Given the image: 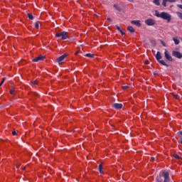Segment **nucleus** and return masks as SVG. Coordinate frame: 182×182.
<instances>
[{
    "instance_id": "obj_12",
    "label": "nucleus",
    "mask_w": 182,
    "mask_h": 182,
    "mask_svg": "<svg viewBox=\"0 0 182 182\" xmlns=\"http://www.w3.org/2000/svg\"><path fill=\"white\" fill-rule=\"evenodd\" d=\"M156 60H158V62L160 60V59H161V53H160V51H158L156 53Z\"/></svg>"
},
{
    "instance_id": "obj_20",
    "label": "nucleus",
    "mask_w": 182,
    "mask_h": 182,
    "mask_svg": "<svg viewBox=\"0 0 182 182\" xmlns=\"http://www.w3.org/2000/svg\"><path fill=\"white\" fill-rule=\"evenodd\" d=\"M114 8L117 9V11H121L122 9H120V6H117V4L114 5Z\"/></svg>"
},
{
    "instance_id": "obj_18",
    "label": "nucleus",
    "mask_w": 182,
    "mask_h": 182,
    "mask_svg": "<svg viewBox=\"0 0 182 182\" xmlns=\"http://www.w3.org/2000/svg\"><path fill=\"white\" fill-rule=\"evenodd\" d=\"M176 15L178 16V18H180L182 21V13L181 12H176Z\"/></svg>"
},
{
    "instance_id": "obj_1",
    "label": "nucleus",
    "mask_w": 182,
    "mask_h": 182,
    "mask_svg": "<svg viewBox=\"0 0 182 182\" xmlns=\"http://www.w3.org/2000/svg\"><path fill=\"white\" fill-rule=\"evenodd\" d=\"M170 176L169 173L167 171H164L162 174L159 175V176L156 178V182H169Z\"/></svg>"
},
{
    "instance_id": "obj_7",
    "label": "nucleus",
    "mask_w": 182,
    "mask_h": 182,
    "mask_svg": "<svg viewBox=\"0 0 182 182\" xmlns=\"http://www.w3.org/2000/svg\"><path fill=\"white\" fill-rule=\"evenodd\" d=\"M132 25H135V26H137L138 28H140L141 26V21L140 20H133L131 21Z\"/></svg>"
},
{
    "instance_id": "obj_30",
    "label": "nucleus",
    "mask_w": 182,
    "mask_h": 182,
    "mask_svg": "<svg viewBox=\"0 0 182 182\" xmlns=\"http://www.w3.org/2000/svg\"><path fill=\"white\" fill-rule=\"evenodd\" d=\"M116 28L117 31H119V32L122 31V29H120V27H119L118 26H116Z\"/></svg>"
},
{
    "instance_id": "obj_3",
    "label": "nucleus",
    "mask_w": 182,
    "mask_h": 182,
    "mask_svg": "<svg viewBox=\"0 0 182 182\" xmlns=\"http://www.w3.org/2000/svg\"><path fill=\"white\" fill-rule=\"evenodd\" d=\"M55 36H56V38H61V39H63V41H65V39H68V38H69V33H68L66 31L56 33Z\"/></svg>"
},
{
    "instance_id": "obj_33",
    "label": "nucleus",
    "mask_w": 182,
    "mask_h": 182,
    "mask_svg": "<svg viewBox=\"0 0 182 182\" xmlns=\"http://www.w3.org/2000/svg\"><path fill=\"white\" fill-rule=\"evenodd\" d=\"M119 32L121 33L122 35H124V32H123V31L121 30Z\"/></svg>"
},
{
    "instance_id": "obj_38",
    "label": "nucleus",
    "mask_w": 182,
    "mask_h": 182,
    "mask_svg": "<svg viewBox=\"0 0 182 182\" xmlns=\"http://www.w3.org/2000/svg\"><path fill=\"white\" fill-rule=\"evenodd\" d=\"M26 168V166H24L23 168V170H25Z\"/></svg>"
},
{
    "instance_id": "obj_26",
    "label": "nucleus",
    "mask_w": 182,
    "mask_h": 182,
    "mask_svg": "<svg viewBox=\"0 0 182 182\" xmlns=\"http://www.w3.org/2000/svg\"><path fill=\"white\" fill-rule=\"evenodd\" d=\"M123 90L129 89V85H124L122 87Z\"/></svg>"
},
{
    "instance_id": "obj_2",
    "label": "nucleus",
    "mask_w": 182,
    "mask_h": 182,
    "mask_svg": "<svg viewBox=\"0 0 182 182\" xmlns=\"http://www.w3.org/2000/svg\"><path fill=\"white\" fill-rule=\"evenodd\" d=\"M156 16H157V18H161V19H164V21H167V22H170V21H171V16L170 15V14L167 13V12H159V11H156Z\"/></svg>"
},
{
    "instance_id": "obj_28",
    "label": "nucleus",
    "mask_w": 182,
    "mask_h": 182,
    "mask_svg": "<svg viewBox=\"0 0 182 182\" xmlns=\"http://www.w3.org/2000/svg\"><path fill=\"white\" fill-rule=\"evenodd\" d=\"M12 134L13 136H16V131H13Z\"/></svg>"
},
{
    "instance_id": "obj_31",
    "label": "nucleus",
    "mask_w": 182,
    "mask_h": 182,
    "mask_svg": "<svg viewBox=\"0 0 182 182\" xmlns=\"http://www.w3.org/2000/svg\"><path fill=\"white\" fill-rule=\"evenodd\" d=\"M168 2H176V0H167Z\"/></svg>"
},
{
    "instance_id": "obj_13",
    "label": "nucleus",
    "mask_w": 182,
    "mask_h": 182,
    "mask_svg": "<svg viewBox=\"0 0 182 182\" xmlns=\"http://www.w3.org/2000/svg\"><path fill=\"white\" fill-rule=\"evenodd\" d=\"M99 171L100 174H103V164L102 163L99 165Z\"/></svg>"
},
{
    "instance_id": "obj_22",
    "label": "nucleus",
    "mask_w": 182,
    "mask_h": 182,
    "mask_svg": "<svg viewBox=\"0 0 182 182\" xmlns=\"http://www.w3.org/2000/svg\"><path fill=\"white\" fill-rule=\"evenodd\" d=\"M166 4H167V0H163L162 5L164 6H167Z\"/></svg>"
},
{
    "instance_id": "obj_29",
    "label": "nucleus",
    "mask_w": 182,
    "mask_h": 182,
    "mask_svg": "<svg viewBox=\"0 0 182 182\" xmlns=\"http://www.w3.org/2000/svg\"><path fill=\"white\" fill-rule=\"evenodd\" d=\"M177 6H178V8H179L180 9H182V5H181V4H178Z\"/></svg>"
},
{
    "instance_id": "obj_41",
    "label": "nucleus",
    "mask_w": 182,
    "mask_h": 182,
    "mask_svg": "<svg viewBox=\"0 0 182 182\" xmlns=\"http://www.w3.org/2000/svg\"><path fill=\"white\" fill-rule=\"evenodd\" d=\"M152 160H154V158H152Z\"/></svg>"
},
{
    "instance_id": "obj_5",
    "label": "nucleus",
    "mask_w": 182,
    "mask_h": 182,
    "mask_svg": "<svg viewBox=\"0 0 182 182\" xmlns=\"http://www.w3.org/2000/svg\"><path fill=\"white\" fill-rule=\"evenodd\" d=\"M165 58L169 62H173V57L170 55V53L167 50L164 51Z\"/></svg>"
},
{
    "instance_id": "obj_16",
    "label": "nucleus",
    "mask_w": 182,
    "mask_h": 182,
    "mask_svg": "<svg viewBox=\"0 0 182 182\" xmlns=\"http://www.w3.org/2000/svg\"><path fill=\"white\" fill-rule=\"evenodd\" d=\"M153 3L156 5L157 6H159L160 5V0H154Z\"/></svg>"
},
{
    "instance_id": "obj_35",
    "label": "nucleus",
    "mask_w": 182,
    "mask_h": 182,
    "mask_svg": "<svg viewBox=\"0 0 182 182\" xmlns=\"http://www.w3.org/2000/svg\"><path fill=\"white\" fill-rule=\"evenodd\" d=\"M79 55V51H77V52L75 53V55Z\"/></svg>"
},
{
    "instance_id": "obj_34",
    "label": "nucleus",
    "mask_w": 182,
    "mask_h": 182,
    "mask_svg": "<svg viewBox=\"0 0 182 182\" xmlns=\"http://www.w3.org/2000/svg\"><path fill=\"white\" fill-rule=\"evenodd\" d=\"M129 2H134V0H127Z\"/></svg>"
},
{
    "instance_id": "obj_10",
    "label": "nucleus",
    "mask_w": 182,
    "mask_h": 182,
    "mask_svg": "<svg viewBox=\"0 0 182 182\" xmlns=\"http://www.w3.org/2000/svg\"><path fill=\"white\" fill-rule=\"evenodd\" d=\"M66 56H68V54H64L60 56L58 58H57V62L58 63H60V62H63V60L65 59V58H66Z\"/></svg>"
},
{
    "instance_id": "obj_15",
    "label": "nucleus",
    "mask_w": 182,
    "mask_h": 182,
    "mask_svg": "<svg viewBox=\"0 0 182 182\" xmlns=\"http://www.w3.org/2000/svg\"><path fill=\"white\" fill-rule=\"evenodd\" d=\"M159 63L161 65H163L164 66H167V67H168V65H167V64L164 62V60H159Z\"/></svg>"
},
{
    "instance_id": "obj_11",
    "label": "nucleus",
    "mask_w": 182,
    "mask_h": 182,
    "mask_svg": "<svg viewBox=\"0 0 182 182\" xmlns=\"http://www.w3.org/2000/svg\"><path fill=\"white\" fill-rule=\"evenodd\" d=\"M127 31H129V32H131L132 33H134V32L136 31L134 30V28H133V26H132L127 27Z\"/></svg>"
},
{
    "instance_id": "obj_39",
    "label": "nucleus",
    "mask_w": 182,
    "mask_h": 182,
    "mask_svg": "<svg viewBox=\"0 0 182 182\" xmlns=\"http://www.w3.org/2000/svg\"><path fill=\"white\" fill-rule=\"evenodd\" d=\"M181 144H182V139H181Z\"/></svg>"
},
{
    "instance_id": "obj_27",
    "label": "nucleus",
    "mask_w": 182,
    "mask_h": 182,
    "mask_svg": "<svg viewBox=\"0 0 182 182\" xmlns=\"http://www.w3.org/2000/svg\"><path fill=\"white\" fill-rule=\"evenodd\" d=\"M173 157H175V159H180V156L178 154H174Z\"/></svg>"
},
{
    "instance_id": "obj_8",
    "label": "nucleus",
    "mask_w": 182,
    "mask_h": 182,
    "mask_svg": "<svg viewBox=\"0 0 182 182\" xmlns=\"http://www.w3.org/2000/svg\"><path fill=\"white\" fill-rule=\"evenodd\" d=\"M112 107H114V109L119 110V109H122V107H123V104L114 103L113 104Z\"/></svg>"
},
{
    "instance_id": "obj_36",
    "label": "nucleus",
    "mask_w": 182,
    "mask_h": 182,
    "mask_svg": "<svg viewBox=\"0 0 182 182\" xmlns=\"http://www.w3.org/2000/svg\"><path fill=\"white\" fill-rule=\"evenodd\" d=\"M179 134H181V136H182V131L179 132Z\"/></svg>"
},
{
    "instance_id": "obj_23",
    "label": "nucleus",
    "mask_w": 182,
    "mask_h": 182,
    "mask_svg": "<svg viewBox=\"0 0 182 182\" xmlns=\"http://www.w3.org/2000/svg\"><path fill=\"white\" fill-rule=\"evenodd\" d=\"M35 28H36V29H38V28H39V21H37V22L36 23Z\"/></svg>"
},
{
    "instance_id": "obj_6",
    "label": "nucleus",
    "mask_w": 182,
    "mask_h": 182,
    "mask_svg": "<svg viewBox=\"0 0 182 182\" xmlns=\"http://www.w3.org/2000/svg\"><path fill=\"white\" fill-rule=\"evenodd\" d=\"M172 55L174 56L175 58H177L178 59L182 58V54L178 51L173 50Z\"/></svg>"
},
{
    "instance_id": "obj_32",
    "label": "nucleus",
    "mask_w": 182,
    "mask_h": 182,
    "mask_svg": "<svg viewBox=\"0 0 182 182\" xmlns=\"http://www.w3.org/2000/svg\"><path fill=\"white\" fill-rule=\"evenodd\" d=\"M173 97H174L175 99H178V98H179L178 95H173Z\"/></svg>"
},
{
    "instance_id": "obj_21",
    "label": "nucleus",
    "mask_w": 182,
    "mask_h": 182,
    "mask_svg": "<svg viewBox=\"0 0 182 182\" xmlns=\"http://www.w3.org/2000/svg\"><path fill=\"white\" fill-rule=\"evenodd\" d=\"M10 95H15V88L10 90Z\"/></svg>"
},
{
    "instance_id": "obj_17",
    "label": "nucleus",
    "mask_w": 182,
    "mask_h": 182,
    "mask_svg": "<svg viewBox=\"0 0 182 182\" xmlns=\"http://www.w3.org/2000/svg\"><path fill=\"white\" fill-rule=\"evenodd\" d=\"M85 56H87V58H94L95 55L92 53H87Z\"/></svg>"
},
{
    "instance_id": "obj_14",
    "label": "nucleus",
    "mask_w": 182,
    "mask_h": 182,
    "mask_svg": "<svg viewBox=\"0 0 182 182\" xmlns=\"http://www.w3.org/2000/svg\"><path fill=\"white\" fill-rule=\"evenodd\" d=\"M173 41L175 45H178L180 43V40H178V38H177V37H174L173 38Z\"/></svg>"
},
{
    "instance_id": "obj_4",
    "label": "nucleus",
    "mask_w": 182,
    "mask_h": 182,
    "mask_svg": "<svg viewBox=\"0 0 182 182\" xmlns=\"http://www.w3.org/2000/svg\"><path fill=\"white\" fill-rule=\"evenodd\" d=\"M144 22L147 26H154L156 25V21L153 18H148Z\"/></svg>"
},
{
    "instance_id": "obj_24",
    "label": "nucleus",
    "mask_w": 182,
    "mask_h": 182,
    "mask_svg": "<svg viewBox=\"0 0 182 182\" xmlns=\"http://www.w3.org/2000/svg\"><path fill=\"white\" fill-rule=\"evenodd\" d=\"M6 80V77H4L2 81L0 83V86H1L2 85H4V82H5V80Z\"/></svg>"
},
{
    "instance_id": "obj_9",
    "label": "nucleus",
    "mask_w": 182,
    "mask_h": 182,
    "mask_svg": "<svg viewBox=\"0 0 182 182\" xmlns=\"http://www.w3.org/2000/svg\"><path fill=\"white\" fill-rule=\"evenodd\" d=\"M45 57L43 55H39L38 57L33 58V62H39L40 60H43Z\"/></svg>"
},
{
    "instance_id": "obj_19",
    "label": "nucleus",
    "mask_w": 182,
    "mask_h": 182,
    "mask_svg": "<svg viewBox=\"0 0 182 182\" xmlns=\"http://www.w3.org/2000/svg\"><path fill=\"white\" fill-rule=\"evenodd\" d=\"M38 85V80H34L31 82V86H36Z\"/></svg>"
},
{
    "instance_id": "obj_37",
    "label": "nucleus",
    "mask_w": 182,
    "mask_h": 182,
    "mask_svg": "<svg viewBox=\"0 0 182 182\" xmlns=\"http://www.w3.org/2000/svg\"><path fill=\"white\" fill-rule=\"evenodd\" d=\"M146 65H149V61H146Z\"/></svg>"
},
{
    "instance_id": "obj_25",
    "label": "nucleus",
    "mask_w": 182,
    "mask_h": 182,
    "mask_svg": "<svg viewBox=\"0 0 182 182\" xmlns=\"http://www.w3.org/2000/svg\"><path fill=\"white\" fill-rule=\"evenodd\" d=\"M28 16L29 19H31V20L33 19V16L32 14H28Z\"/></svg>"
},
{
    "instance_id": "obj_40",
    "label": "nucleus",
    "mask_w": 182,
    "mask_h": 182,
    "mask_svg": "<svg viewBox=\"0 0 182 182\" xmlns=\"http://www.w3.org/2000/svg\"><path fill=\"white\" fill-rule=\"evenodd\" d=\"M163 46H166V45H165V44H163Z\"/></svg>"
}]
</instances>
